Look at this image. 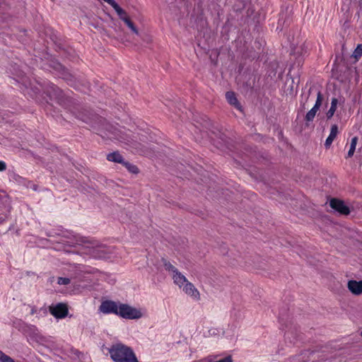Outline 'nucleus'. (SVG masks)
<instances>
[{
    "mask_svg": "<svg viewBox=\"0 0 362 362\" xmlns=\"http://www.w3.org/2000/svg\"><path fill=\"white\" fill-rule=\"evenodd\" d=\"M163 266L166 271H168L172 273V275L175 273L178 269L174 267L170 262L163 259Z\"/></svg>",
    "mask_w": 362,
    "mask_h": 362,
    "instance_id": "obj_22",
    "label": "nucleus"
},
{
    "mask_svg": "<svg viewBox=\"0 0 362 362\" xmlns=\"http://www.w3.org/2000/svg\"><path fill=\"white\" fill-rule=\"evenodd\" d=\"M0 361L1 362H15L14 360L10 356L5 354L4 352L0 351Z\"/></svg>",
    "mask_w": 362,
    "mask_h": 362,
    "instance_id": "obj_25",
    "label": "nucleus"
},
{
    "mask_svg": "<svg viewBox=\"0 0 362 362\" xmlns=\"http://www.w3.org/2000/svg\"><path fill=\"white\" fill-rule=\"evenodd\" d=\"M107 159L109 161L118 163H121V164H123L124 162V160L122 156L117 151L107 154Z\"/></svg>",
    "mask_w": 362,
    "mask_h": 362,
    "instance_id": "obj_18",
    "label": "nucleus"
},
{
    "mask_svg": "<svg viewBox=\"0 0 362 362\" xmlns=\"http://www.w3.org/2000/svg\"><path fill=\"white\" fill-rule=\"evenodd\" d=\"M49 312L56 318H64L68 315V308L65 304L58 303L50 306Z\"/></svg>",
    "mask_w": 362,
    "mask_h": 362,
    "instance_id": "obj_8",
    "label": "nucleus"
},
{
    "mask_svg": "<svg viewBox=\"0 0 362 362\" xmlns=\"http://www.w3.org/2000/svg\"><path fill=\"white\" fill-rule=\"evenodd\" d=\"M13 178L17 182H21V180L23 179L21 176L16 174H13Z\"/></svg>",
    "mask_w": 362,
    "mask_h": 362,
    "instance_id": "obj_28",
    "label": "nucleus"
},
{
    "mask_svg": "<svg viewBox=\"0 0 362 362\" xmlns=\"http://www.w3.org/2000/svg\"><path fill=\"white\" fill-rule=\"evenodd\" d=\"M117 315L124 319L136 320L141 318L142 314L140 310L128 304L119 303Z\"/></svg>",
    "mask_w": 362,
    "mask_h": 362,
    "instance_id": "obj_3",
    "label": "nucleus"
},
{
    "mask_svg": "<svg viewBox=\"0 0 362 362\" xmlns=\"http://www.w3.org/2000/svg\"><path fill=\"white\" fill-rule=\"evenodd\" d=\"M35 311L33 310H32L31 311V314H34Z\"/></svg>",
    "mask_w": 362,
    "mask_h": 362,
    "instance_id": "obj_29",
    "label": "nucleus"
},
{
    "mask_svg": "<svg viewBox=\"0 0 362 362\" xmlns=\"http://www.w3.org/2000/svg\"><path fill=\"white\" fill-rule=\"evenodd\" d=\"M174 283L179 287H182L187 281L186 277L178 270L172 275Z\"/></svg>",
    "mask_w": 362,
    "mask_h": 362,
    "instance_id": "obj_16",
    "label": "nucleus"
},
{
    "mask_svg": "<svg viewBox=\"0 0 362 362\" xmlns=\"http://www.w3.org/2000/svg\"><path fill=\"white\" fill-rule=\"evenodd\" d=\"M337 103H338V100L336 98H333L332 99V102H331V107H330L329 110H328V112H327V119H330L331 117H333V115L337 110Z\"/></svg>",
    "mask_w": 362,
    "mask_h": 362,
    "instance_id": "obj_19",
    "label": "nucleus"
},
{
    "mask_svg": "<svg viewBox=\"0 0 362 362\" xmlns=\"http://www.w3.org/2000/svg\"><path fill=\"white\" fill-rule=\"evenodd\" d=\"M124 23L126 24V25L131 30V31L134 33L135 35H139V30L135 26L133 21L130 19L129 17L127 19H124Z\"/></svg>",
    "mask_w": 362,
    "mask_h": 362,
    "instance_id": "obj_20",
    "label": "nucleus"
},
{
    "mask_svg": "<svg viewBox=\"0 0 362 362\" xmlns=\"http://www.w3.org/2000/svg\"><path fill=\"white\" fill-rule=\"evenodd\" d=\"M361 336L362 337V332H361Z\"/></svg>",
    "mask_w": 362,
    "mask_h": 362,
    "instance_id": "obj_30",
    "label": "nucleus"
},
{
    "mask_svg": "<svg viewBox=\"0 0 362 362\" xmlns=\"http://www.w3.org/2000/svg\"><path fill=\"white\" fill-rule=\"evenodd\" d=\"M64 78L67 81V83L74 86L76 89H81L80 86H83L84 83L82 81H80L79 79L76 78L74 76L71 74H66Z\"/></svg>",
    "mask_w": 362,
    "mask_h": 362,
    "instance_id": "obj_14",
    "label": "nucleus"
},
{
    "mask_svg": "<svg viewBox=\"0 0 362 362\" xmlns=\"http://www.w3.org/2000/svg\"><path fill=\"white\" fill-rule=\"evenodd\" d=\"M109 353L115 362H139L132 349L121 343L113 344Z\"/></svg>",
    "mask_w": 362,
    "mask_h": 362,
    "instance_id": "obj_1",
    "label": "nucleus"
},
{
    "mask_svg": "<svg viewBox=\"0 0 362 362\" xmlns=\"http://www.w3.org/2000/svg\"><path fill=\"white\" fill-rule=\"evenodd\" d=\"M322 102V95L320 91H317V99L313 108L309 110L305 115V120L307 122H311L314 119L317 112L319 110Z\"/></svg>",
    "mask_w": 362,
    "mask_h": 362,
    "instance_id": "obj_9",
    "label": "nucleus"
},
{
    "mask_svg": "<svg viewBox=\"0 0 362 362\" xmlns=\"http://www.w3.org/2000/svg\"><path fill=\"white\" fill-rule=\"evenodd\" d=\"M123 165L127 168V169L132 173H134V174H137L139 173V169L138 168L129 163V162H127V161H124Z\"/></svg>",
    "mask_w": 362,
    "mask_h": 362,
    "instance_id": "obj_23",
    "label": "nucleus"
},
{
    "mask_svg": "<svg viewBox=\"0 0 362 362\" xmlns=\"http://www.w3.org/2000/svg\"><path fill=\"white\" fill-rule=\"evenodd\" d=\"M362 56V44L358 45L356 48L355 49L353 57L356 59H358Z\"/></svg>",
    "mask_w": 362,
    "mask_h": 362,
    "instance_id": "obj_24",
    "label": "nucleus"
},
{
    "mask_svg": "<svg viewBox=\"0 0 362 362\" xmlns=\"http://www.w3.org/2000/svg\"><path fill=\"white\" fill-rule=\"evenodd\" d=\"M338 133H339L338 126L337 124L332 125L329 135L327 138L325 143V146L326 148H328L330 147L333 141L336 139Z\"/></svg>",
    "mask_w": 362,
    "mask_h": 362,
    "instance_id": "obj_13",
    "label": "nucleus"
},
{
    "mask_svg": "<svg viewBox=\"0 0 362 362\" xmlns=\"http://www.w3.org/2000/svg\"><path fill=\"white\" fill-rule=\"evenodd\" d=\"M183 286V291L187 295L197 300L200 299V294L199 291L191 282L187 281Z\"/></svg>",
    "mask_w": 362,
    "mask_h": 362,
    "instance_id": "obj_10",
    "label": "nucleus"
},
{
    "mask_svg": "<svg viewBox=\"0 0 362 362\" xmlns=\"http://www.w3.org/2000/svg\"><path fill=\"white\" fill-rule=\"evenodd\" d=\"M0 204L4 206V214H1L0 216V224L6 221L8 218L11 210V200L9 197L4 192L0 191Z\"/></svg>",
    "mask_w": 362,
    "mask_h": 362,
    "instance_id": "obj_5",
    "label": "nucleus"
},
{
    "mask_svg": "<svg viewBox=\"0 0 362 362\" xmlns=\"http://www.w3.org/2000/svg\"><path fill=\"white\" fill-rule=\"evenodd\" d=\"M88 245L86 247L88 250L87 253L95 259H103L108 257L110 253V249L104 245L99 244L96 241L86 242Z\"/></svg>",
    "mask_w": 362,
    "mask_h": 362,
    "instance_id": "obj_2",
    "label": "nucleus"
},
{
    "mask_svg": "<svg viewBox=\"0 0 362 362\" xmlns=\"http://www.w3.org/2000/svg\"><path fill=\"white\" fill-rule=\"evenodd\" d=\"M108 132L109 134H107V136L110 139H115L129 145L136 144L133 141V139L130 137L129 134L122 132L120 129H118L115 127H111L110 129L108 130Z\"/></svg>",
    "mask_w": 362,
    "mask_h": 362,
    "instance_id": "obj_4",
    "label": "nucleus"
},
{
    "mask_svg": "<svg viewBox=\"0 0 362 362\" xmlns=\"http://www.w3.org/2000/svg\"><path fill=\"white\" fill-rule=\"evenodd\" d=\"M313 354V351L306 350L291 358L290 362H310Z\"/></svg>",
    "mask_w": 362,
    "mask_h": 362,
    "instance_id": "obj_11",
    "label": "nucleus"
},
{
    "mask_svg": "<svg viewBox=\"0 0 362 362\" xmlns=\"http://www.w3.org/2000/svg\"><path fill=\"white\" fill-rule=\"evenodd\" d=\"M358 138L356 136H354L351 139V144H350V148L348 151V157L353 156L354 151L356 150V146L357 144Z\"/></svg>",
    "mask_w": 362,
    "mask_h": 362,
    "instance_id": "obj_21",
    "label": "nucleus"
},
{
    "mask_svg": "<svg viewBox=\"0 0 362 362\" xmlns=\"http://www.w3.org/2000/svg\"><path fill=\"white\" fill-rule=\"evenodd\" d=\"M329 206L341 214L348 215L350 214L349 208L340 199H332L329 202Z\"/></svg>",
    "mask_w": 362,
    "mask_h": 362,
    "instance_id": "obj_6",
    "label": "nucleus"
},
{
    "mask_svg": "<svg viewBox=\"0 0 362 362\" xmlns=\"http://www.w3.org/2000/svg\"><path fill=\"white\" fill-rule=\"evenodd\" d=\"M6 169V164L4 161L0 160V171H4Z\"/></svg>",
    "mask_w": 362,
    "mask_h": 362,
    "instance_id": "obj_27",
    "label": "nucleus"
},
{
    "mask_svg": "<svg viewBox=\"0 0 362 362\" xmlns=\"http://www.w3.org/2000/svg\"><path fill=\"white\" fill-rule=\"evenodd\" d=\"M70 279L69 278L65 277H59L57 280V284L59 285H68L70 283Z\"/></svg>",
    "mask_w": 362,
    "mask_h": 362,
    "instance_id": "obj_26",
    "label": "nucleus"
},
{
    "mask_svg": "<svg viewBox=\"0 0 362 362\" xmlns=\"http://www.w3.org/2000/svg\"><path fill=\"white\" fill-rule=\"evenodd\" d=\"M119 304L112 300H105L102 302L99 310L104 314L114 313L117 315Z\"/></svg>",
    "mask_w": 362,
    "mask_h": 362,
    "instance_id": "obj_7",
    "label": "nucleus"
},
{
    "mask_svg": "<svg viewBox=\"0 0 362 362\" xmlns=\"http://www.w3.org/2000/svg\"><path fill=\"white\" fill-rule=\"evenodd\" d=\"M109 3L112 8L116 11L117 14L119 17V18L124 22V19H127L129 18V16L127 15V12L123 10L117 3V1H107Z\"/></svg>",
    "mask_w": 362,
    "mask_h": 362,
    "instance_id": "obj_15",
    "label": "nucleus"
},
{
    "mask_svg": "<svg viewBox=\"0 0 362 362\" xmlns=\"http://www.w3.org/2000/svg\"><path fill=\"white\" fill-rule=\"evenodd\" d=\"M226 98L227 101L230 105H233L237 109L240 110L241 107H240V103L233 92L228 91L226 93Z\"/></svg>",
    "mask_w": 362,
    "mask_h": 362,
    "instance_id": "obj_17",
    "label": "nucleus"
},
{
    "mask_svg": "<svg viewBox=\"0 0 362 362\" xmlns=\"http://www.w3.org/2000/svg\"><path fill=\"white\" fill-rule=\"evenodd\" d=\"M347 287L354 295L358 296L362 293V281L349 280Z\"/></svg>",
    "mask_w": 362,
    "mask_h": 362,
    "instance_id": "obj_12",
    "label": "nucleus"
}]
</instances>
